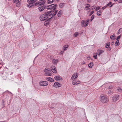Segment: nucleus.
<instances>
[{"label": "nucleus", "instance_id": "nucleus-54", "mask_svg": "<svg viewBox=\"0 0 122 122\" xmlns=\"http://www.w3.org/2000/svg\"><path fill=\"white\" fill-rule=\"evenodd\" d=\"M121 29H119V30H120Z\"/></svg>", "mask_w": 122, "mask_h": 122}, {"label": "nucleus", "instance_id": "nucleus-40", "mask_svg": "<svg viewBox=\"0 0 122 122\" xmlns=\"http://www.w3.org/2000/svg\"><path fill=\"white\" fill-rule=\"evenodd\" d=\"M121 37V36L120 35H119V36L117 37V40H118L119 39L120 37Z\"/></svg>", "mask_w": 122, "mask_h": 122}, {"label": "nucleus", "instance_id": "nucleus-51", "mask_svg": "<svg viewBox=\"0 0 122 122\" xmlns=\"http://www.w3.org/2000/svg\"><path fill=\"white\" fill-rule=\"evenodd\" d=\"M120 2H119L120 3H121L122 2V0H120Z\"/></svg>", "mask_w": 122, "mask_h": 122}, {"label": "nucleus", "instance_id": "nucleus-36", "mask_svg": "<svg viewBox=\"0 0 122 122\" xmlns=\"http://www.w3.org/2000/svg\"><path fill=\"white\" fill-rule=\"evenodd\" d=\"M110 45V43H107V44L106 45V48H108L109 46V45Z\"/></svg>", "mask_w": 122, "mask_h": 122}, {"label": "nucleus", "instance_id": "nucleus-22", "mask_svg": "<svg viewBox=\"0 0 122 122\" xmlns=\"http://www.w3.org/2000/svg\"><path fill=\"white\" fill-rule=\"evenodd\" d=\"M87 6H85V8H86V10H88L90 9L89 7H90V4H87Z\"/></svg>", "mask_w": 122, "mask_h": 122}, {"label": "nucleus", "instance_id": "nucleus-27", "mask_svg": "<svg viewBox=\"0 0 122 122\" xmlns=\"http://www.w3.org/2000/svg\"><path fill=\"white\" fill-rule=\"evenodd\" d=\"M115 35H112L110 36V38L112 40H114L115 39Z\"/></svg>", "mask_w": 122, "mask_h": 122}, {"label": "nucleus", "instance_id": "nucleus-33", "mask_svg": "<svg viewBox=\"0 0 122 122\" xmlns=\"http://www.w3.org/2000/svg\"><path fill=\"white\" fill-rule=\"evenodd\" d=\"M118 91L119 92H121L122 91V90L120 87H119L117 89Z\"/></svg>", "mask_w": 122, "mask_h": 122}, {"label": "nucleus", "instance_id": "nucleus-41", "mask_svg": "<svg viewBox=\"0 0 122 122\" xmlns=\"http://www.w3.org/2000/svg\"><path fill=\"white\" fill-rule=\"evenodd\" d=\"M94 12V11L92 10V11L90 13V15H91Z\"/></svg>", "mask_w": 122, "mask_h": 122}, {"label": "nucleus", "instance_id": "nucleus-4", "mask_svg": "<svg viewBox=\"0 0 122 122\" xmlns=\"http://www.w3.org/2000/svg\"><path fill=\"white\" fill-rule=\"evenodd\" d=\"M89 21V19H87L86 21L84 20L82 21L81 22V25L82 26H86L88 25V23Z\"/></svg>", "mask_w": 122, "mask_h": 122}, {"label": "nucleus", "instance_id": "nucleus-2", "mask_svg": "<svg viewBox=\"0 0 122 122\" xmlns=\"http://www.w3.org/2000/svg\"><path fill=\"white\" fill-rule=\"evenodd\" d=\"M101 97V101L103 103H106L108 101V98L105 95H102L100 96Z\"/></svg>", "mask_w": 122, "mask_h": 122}, {"label": "nucleus", "instance_id": "nucleus-24", "mask_svg": "<svg viewBox=\"0 0 122 122\" xmlns=\"http://www.w3.org/2000/svg\"><path fill=\"white\" fill-rule=\"evenodd\" d=\"M97 53H95L94 54V55L93 56V57L94 59H97Z\"/></svg>", "mask_w": 122, "mask_h": 122}, {"label": "nucleus", "instance_id": "nucleus-23", "mask_svg": "<svg viewBox=\"0 0 122 122\" xmlns=\"http://www.w3.org/2000/svg\"><path fill=\"white\" fill-rule=\"evenodd\" d=\"M119 44V40H117V41L116 42L115 45L116 46H117Z\"/></svg>", "mask_w": 122, "mask_h": 122}, {"label": "nucleus", "instance_id": "nucleus-55", "mask_svg": "<svg viewBox=\"0 0 122 122\" xmlns=\"http://www.w3.org/2000/svg\"><path fill=\"white\" fill-rule=\"evenodd\" d=\"M113 4V5H114V4Z\"/></svg>", "mask_w": 122, "mask_h": 122}, {"label": "nucleus", "instance_id": "nucleus-44", "mask_svg": "<svg viewBox=\"0 0 122 122\" xmlns=\"http://www.w3.org/2000/svg\"><path fill=\"white\" fill-rule=\"evenodd\" d=\"M107 7V6L106 5L105 6H104L102 8V9H103V10H104V9H105V8H106Z\"/></svg>", "mask_w": 122, "mask_h": 122}, {"label": "nucleus", "instance_id": "nucleus-14", "mask_svg": "<svg viewBox=\"0 0 122 122\" xmlns=\"http://www.w3.org/2000/svg\"><path fill=\"white\" fill-rule=\"evenodd\" d=\"M46 79L48 81L51 82H53L54 80L50 77H46Z\"/></svg>", "mask_w": 122, "mask_h": 122}, {"label": "nucleus", "instance_id": "nucleus-28", "mask_svg": "<svg viewBox=\"0 0 122 122\" xmlns=\"http://www.w3.org/2000/svg\"><path fill=\"white\" fill-rule=\"evenodd\" d=\"M101 11L100 10L98 11L97 12V14L98 15H101Z\"/></svg>", "mask_w": 122, "mask_h": 122}, {"label": "nucleus", "instance_id": "nucleus-21", "mask_svg": "<svg viewBox=\"0 0 122 122\" xmlns=\"http://www.w3.org/2000/svg\"><path fill=\"white\" fill-rule=\"evenodd\" d=\"M93 65V62H91L88 65V67L90 68H92V66Z\"/></svg>", "mask_w": 122, "mask_h": 122}, {"label": "nucleus", "instance_id": "nucleus-15", "mask_svg": "<svg viewBox=\"0 0 122 122\" xmlns=\"http://www.w3.org/2000/svg\"><path fill=\"white\" fill-rule=\"evenodd\" d=\"M58 62V59H54L52 60V63L54 64H57Z\"/></svg>", "mask_w": 122, "mask_h": 122}, {"label": "nucleus", "instance_id": "nucleus-16", "mask_svg": "<svg viewBox=\"0 0 122 122\" xmlns=\"http://www.w3.org/2000/svg\"><path fill=\"white\" fill-rule=\"evenodd\" d=\"M97 52L98 53V55L100 56V54L104 52L103 50H98L97 51Z\"/></svg>", "mask_w": 122, "mask_h": 122}, {"label": "nucleus", "instance_id": "nucleus-19", "mask_svg": "<svg viewBox=\"0 0 122 122\" xmlns=\"http://www.w3.org/2000/svg\"><path fill=\"white\" fill-rule=\"evenodd\" d=\"M69 46L68 45H66L64 46L63 47L62 49L64 51H65L66 50V49Z\"/></svg>", "mask_w": 122, "mask_h": 122}, {"label": "nucleus", "instance_id": "nucleus-46", "mask_svg": "<svg viewBox=\"0 0 122 122\" xmlns=\"http://www.w3.org/2000/svg\"><path fill=\"white\" fill-rule=\"evenodd\" d=\"M111 48L110 47H109L108 48V51H110V50H111Z\"/></svg>", "mask_w": 122, "mask_h": 122}, {"label": "nucleus", "instance_id": "nucleus-48", "mask_svg": "<svg viewBox=\"0 0 122 122\" xmlns=\"http://www.w3.org/2000/svg\"><path fill=\"white\" fill-rule=\"evenodd\" d=\"M87 1L88 2H89L91 1V0H87Z\"/></svg>", "mask_w": 122, "mask_h": 122}, {"label": "nucleus", "instance_id": "nucleus-32", "mask_svg": "<svg viewBox=\"0 0 122 122\" xmlns=\"http://www.w3.org/2000/svg\"><path fill=\"white\" fill-rule=\"evenodd\" d=\"M94 16L95 15H92L90 20L91 21H92V20L94 17Z\"/></svg>", "mask_w": 122, "mask_h": 122}, {"label": "nucleus", "instance_id": "nucleus-42", "mask_svg": "<svg viewBox=\"0 0 122 122\" xmlns=\"http://www.w3.org/2000/svg\"><path fill=\"white\" fill-rule=\"evenodd\" d=\"M112 93V91L111 90H109L108 92V93L109 94H111Z\"/></svg>", "mask_w": 122, "mask_h": 122}, {"label": "nucleus", "instance_id": "nucleus-45", "mask_svg": "<svg viewBox=\"0 0 122 122\" xmlns=\"http://www.w3.org/2000/svg\"><path fill=\"white\" fill-rule=\"evenodd\" d=\"M63 52H64V51H61L60 52V54H62Z\"/></svg>", "mask_w": 122, "mask_h": 122}, {"label": "nucleus", "instance_id": "nucleus-10", "mask_svg": "<svg viewBox=\"0 0 122 122\" xmlns=\"http://www.w3.org/2000/svg\"><path fill=\"white\" fill-rule=\"evenodd\" d=\"M61 86V84L58 82L54 83L53 85L54 87L56 88L60 87Z\"/></svg>", "mask_w": 122, "mask_h": 122}, {"label": "nucleus", "instance_id": "nucleus-50", "mask_svg": "<svg viewBox=\"0 0 122 122\" xmlns=\"http://www.w3.org/2000/svg\"><path fill=\"white\" fill-rule=\"evenodd\" d=\"M120 2H119L120 3H121L122 2V0H120Z\"/></svg>", "mask_w": 122, "mask_h": 122}, {"label": "nucleus", "instance_id": "nucleus-9", "mask_svg": "<svg viewBox=\"0 0 122 122\" xmlns=\"http://www.w3.org/2000/svg\"><path fill=\"white\" fill-rule=\"evenodd\" d=\"M45 3V2L44 1L41 2H37L36 3L35 5L37 6H39L42 5H44Z\"/></svg>", "mask_w": 122, "mask_h": 122}, {"label": "nucleus", "instance_id": "nucleus-37", "mask_svg": "<svg viewBox=\"0 0 122 122\" xmlns=\"http://www.w3.org/2000/svg\"><path fill=\"white\" fill-rule=\"evenodd\" d=\"M63 3H61L60 4V6L61 8L63 6Z\"/></svg>", "mask_w": 122, "mask_h": 122}, {"label": "nucleus", "instance_id": "nucleus-13", "mask_svg": "<svg viewBox=\"0 0 122 122\" xmlns=\"http://www.w3.org/2000/svg\"><path fill=\"white\" fill-rule=\"evenodd\" d=\"M46 6L45 5L41 6L38 8V9L40 11H41L44 10L46 8Z\"/></svg>", "mask_w": 122, "mask_h": 122}, {"label": "nucleus", "instance_id": "nucleus-49", "mask_svg": "<svg viewBox=\"0 0 122 122\" xmlns=\"http://www.w3.org/2000/svg\"><path fill=\"white\" fill-rule=\"evenodd\" d=\"M88 59H90L91 58V57L90 56H88Z\"/></svg>", "mask_w": 122, "mask_h": 122}, {"label": "nucleus", "instance_id": "nucleus-53", "mask_svg": "<svg viewBox=\"0 0 122 122\" xmlns=\"http://www.w3.org/2000/svg\"><path fill=\"white\" fill-rule=\"evenodd\" d=\"M56 0L57 1H58L59 0Z\"/></svg>", "mask_w": 122, "mask_h": 122}, {"label": "nucleus", "instance_id": "nucleus-3", "mask_svg": "<svg viewBox=\"0 0 122 122\" xmlns=\"http://www.w3.org/2000/svg\"><path fill=\"white\" fill-rule=\"evenodd\" d=\"M44 71L45 72V75L49 76H51V71L49 68H46L45 69Z\"/></svg>", "mask_w": 122, "mask_h": 122}, {"label": "nucleus", "instance_id": "nucleus-31", "mask_svg": "<svg viewBox=\"0 0 122 122\" xmlns=\"http://www.w3.org/2000/svg\"><path fill=\"white\" fill-rule=\"evenodd\" d=\"M21 0H13V3H15L17 2H20Z\"/></svg>", "mask_w": 122, "mask_h": 122}, {"label": "nucleus", "instance_id": "nucleus-11", "mask_svg": "<svg viewBox=\"0 0 122 122\" xmlns=\"http://www.w3.org/2000/svg\"><path fill=\"white\" fill-rule=\"evenodd\" d=\"M78 76V74L77 73H74L71 77V79L72 80L76 78Z\"/></svg>", "mask_w": 122, "mask_h": 122}, {"label": "nucleus", "instance_id": "nucleus-34", "mask_svg": "<svg viewBox=\"0 0 122 122\" xmlns=\"http://www.w3.org/2000/svg\"><path fill=\"white\" fill-rule=\"evenodd\" d=\"M51 70H52V69H55V68H56L54 66H51Z\"/></svg>", "mask_w": 122, "mask_h": 122}, {"label": "nucleus", "instance_id": "nucleus-26", "mask_svg": "<svg viewBox=\"0 0 122 122\" xmlns=\"http://www.w3.org/2000/svg\"><path fill=\"white\" fill-rule=\"evenodd\" d=\"M16 3V6L17 7H19L20 6V2H17L15 3Z\"/></svg>", "mask_w": 122, "mask_h": 122}, {"label": "nucleus", "instance_id": "nucleus-12", "mask_svg": "<svg viewBox=\"0 0 122 122\" xmlns=\"http://www.w3.org/2000/svg\"><path fill=\"white\" fill-rule=\"evenodd\" d=\"M80 82L76 80H74L72 82V84L73 85H76L80 83Z\"/></svg>", "mask_w": 122, "mask_h": 122}, {"label": "nucleus", "instance_id": "nucleus-20", "mask_svg": "<svg viewBox=\"0 0 122 122\" xmlns=\"http://www.w3.org/2000/svg\"><path fill=\"white\" fill-rule=\"evenodd\" d=\"M113 5V4H112V3L111 2H110L109 3L106 5V6L107 7L108 6L109 7H112Z\"/></svg>", "mask_w": 122, "mask_h": 122}, {"label": "nucleus", "instance_id": "nucleus-39", "mask_svg": "<svg viewBox=\"0 0 122 122\" xmlns=\"http://www.w3.org/2000/svg\"><path fill=\"white\" fill-rule=\"evenodd\" d=\"M113 87V86H110L108 87V89H110L112 88Z\"/></svg>", "mask_w": 122, "mask_h": 122}, {"label": "nucleus", "instance_id": "nucleus-35", "mask_svg": "<svg viewBox=\"0 0 122 122\" xmlns=\"http://www.w3.org/2000/svg\"><path fill=\"white\" fill-rule=\"evenodd\" d=\"M96 6L95 5H94L91 7V9L92 10L94 9L96 7Z\"/></svg>", "mask_w": 122, "mask_h": 122}, {"label": "nucleus", "instance_id": "nucleus-25", "mask_svg": "<svg viewBox=\"0 0 122 122\" xmlns=\"http://www.w3.org/2000/svg\"><path fill=\"white\" fill-rule=\"evenodd\" d=\"M55 0H48L47 2L48 4H50L53 2Z\"/></svg>", "mask_w": 122, "mask_h": 122}, {"label": "nucleus", "instance_id": "nucleus-43", "mask_svg": "<svg viewBox=\"0 0 122 122\" xmlns=\"http://www.w3.org/2000/svg\"><path fill=\"white\" fill-rule=\"evenodd\" d=\"M49 23H47L46 22H45L44 23V24L45 25H48Z\"/></svg>", "mask_w": 122, "mask_h": 122}, {"label": "nucleus", "instance_id": "nucleus-7", "mask_svg": "<svg viewBox=\"0 0 122 122\" xmlns=\"http://www.w3.org/2000/svg\"><path fill=\"white\" fill-rule=\"evenodd\" d=\"M119 95H114L112 97V101L113 102H115L119 99Z\"/></svg>", "mask_w": 122, "mask_h": 122}, {"label": "nucleus", "instance_id": "nucleus-38", "mask_svg": "<svg viewBox=\"0 0 122 122\" xmlns=\"http://www.w3.org/2000/svg\"><path fill=\"white\" fill-rule=\"evenodd\" d=\"M100 7H99V6L97 7L96 8V9H95L96 11H97L98 10H99L100 9Z\"/></svg>", "mask_w": 122, "mask_h": 122}, {"label": "nucleus", "instance_id": "nucleus-17", "mask_svg": "<svg viewBox=\"0 0 122 122\" xmlns=\"http://www.w3.org/2000/svg\"><path fill=\"white\" fill-rule=\"evenodd\" d=\"M55 79L56 80H60V79H62L61 78V77L60 76H56L55 77Z\"/></svg>", "mask_w": 122, "mask_h": 122}, {"label": "nucleus", "instance_id": "nucleus-47", "mask_svg": "<svg viewBox=\"0 0 122 122\" xmlns=\"http://www.w3.org/2000/svg\"><path fill=\"white\" fill-rule=\"evenodd\" d=\"M50 108L52 109H54V107H50Z\"/></svg>", "mask_w": 122, "mask_h": 122}, {"label": "nucleus", "instance_id": "nucleus-6", "mask_svg": "<svg viewBox=\"0 0 122 122\" xmlns=\"http://www.w3.org/2000/svg\"><path fill=\"white\" fill-rule=\"evenodd\" d=\"M56 5H55L54 4H52L50 5H49L47 7V9L48 10H54L56 9Z\"/></svg>", "mask_w": 122, "mask_h": 122}, {"label": "nucleus", "instance_id": "nucleus-5", "mask_svg": "<svg viewBox=\"0 0 122 122\" xmlns=\"http://www.w3.org/2000/svg\"><path fill=\"white\" fill-rule=\"evenodd\" d=\"M37 0H28L27 1L29 4L27 5V6L30 8L31 7L32 5V4L35 2Z\"/></svg>", "mask_w": 122, "mask_h": 122}, {"label": "nucleus", "instance_id": "nucleus-18", "mask_svg": "<svg viewBox=\"0 0 122 122\" xmlns=\"http://www.w3.org/2000/svg\"><path fill=\"white\" fill-rule=\"evenodd\" d=\"M61 12L62 11L61 10H60L59 11L57 14V16L58 17H60L62 15Z\"/></svg>", "mask_w": 122, "mask_h": 122}, {"label": "nucleus", "instance_id": "nucleus-8", "mask_svg": "<svg viewBox=\"0 0 122 122\" xmlns=\"http://www.w3.org/2000/svg\"><path fill=\"white\" fill-rule=\"evenodd\" d=\"M39 84V85L41 86H45L48 85V83L47 81H43L40 82Z\"/></svg>", "mask_w": 122, "mask_h": 122}, {"label": "nucleus", "instance_id": "nucleus-52", "mask_svg": "<svg viewBox=\"0 0 122 122\" xmlns=\"http://www.w3.org/2000/svg\"><path fill=\"white\" fill-rule=\"evenodd\" d=\"M83 63L84 64H85V62L84 61H83Z\"/></svg>", "mask_w": 122, "mask_h": 122}, {"label": "nucleus", "instance_id": "nucleus-29", "mask_svg": "<svg viewBox=\"0 0 122 122\" xmlns=\"http://www.w3.org/2000/svg\"><path fill=\"white\" fill-rule=\"evenodd\" d=\"M54 73H56L57 72L56 71V68H55V69H54L51 70Z\"/></svg>", "mask_w": 122, "mask_h": 122}, {"label": "nucleus", "instance_id": "nucleus-1", "mask_svg": "<svg viewBox=\"0 0 122 122\" xmlns=\"http://www.w3.org/2000/svg\"><path fill=\"white\" fill-rule=\"evenodd\" d=\"M52 10L48 12H46L44 14H42L40 15V19L41 21L47 20H50L52 18L56 15L58 11L56 10L53 14H52L51 13Z\"/></svg>", "mask_w": 122, "mask_h": 122}, {"label": "nucleus", "instance_id": "nucleus-30", "mask_svg": "<svg viewBox=\"0 0 122 122\" xmlns=\"http://www.w3.org/2000/svg\"><path fill=\"white\" fill-rule=\"evenodd\" d=\"M79 34V33H78L77 32H76L74 34V36H73L74 37H76L78 35V34Z\"/></svg>", "mask_w": 122, "mask_h": 122}]
</instances>
